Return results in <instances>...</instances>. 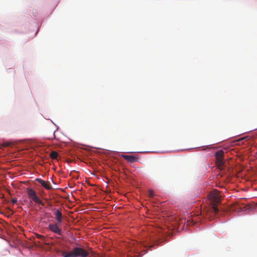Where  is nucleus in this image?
<instances>
[{
  "mask_svg": "<svg viewBox=\"0 0 257 257\" xmlns=\"http://www.w3.org/2000/svg\"><path fill=\"white\" fill-rule=\"evenodd\" d=\"M50 156L51 158L52 159H57V157L58 156V154L57 152H56L55 151H52L51 152V153L50 154Z\"/></svg>",
  "mask_w": 257,
  "mask_h": 257,
  "instance_id": "obj_10",
  "label": "nucleus"
},
{
  "mask_svg": "<svg viewBox=\"0 0 257 257\" xmlns=\"http://www.w3.org/2000/svg\"><path fill=\"white\" fill-rule=\"evenodd\" d=\"M55 215V218L58 222L61 223L63 220L62 214L61 212L60 209H57L54 213Z\"/></svg>",
  "mask_w": 257,
  "mask_h": 257,
  "instance_id": "obj_8",
  "label": "nucleus"
},
{
  "mask_svg": "<svg viewBox=\"0 0 257 257\" xmlns=\"http://www.w3.org/2000/svg\"><path fill=\"white\" fill-rule=\"evenodd\" d=\"M50 134H48L46 136L47 138L49 140H52L53 139H55V131L53 130H51V131H50Z\"/></svg>",
  "mask_w": 257,
  "mask_h": 257,
  "instance_id": "obj_9",
  "label": "nucleus"
},
{
  "mask_svg": "<svg viewBox=\"0 0 257 257\" xmlns=\"http://www.w3.org/2000/svg\"><path fill=\"white\" fill-rule=\"evenodd\" d=\"M122 158L130 163H134L138 160L139 157L137 155H122Z\"/></svg>",
  "mask_w": 257,
  "mask_h": 257,
  "instance_id": "obj_7",
  "label": "nucleus"
},
{
  "mask_svg": "<svg viewBox=\"0 0 257 257\" xmlns=\"http://www.w3.org/2000/svg\"><path fill=\"white\" fill-rule=\"evenodd\" d=\"M61 223L56 222L54 223H50L48 228L52 232L58 235H62V229L60 227Z\"/></svg>",
  "mask_w": 257,
  "mask_h": 257,
  "instance_id": "obj_5",
  "label": "nucleus"
},
{
  "mask_svg": "<svg viewBox=\"0 0 257 257\" xmlns=\"http://www.w3.org/2000/svg\"><path fill=\"white\" fill-rule=\"evenodd\" d=\"M148 196L150 198H152L154 196V191L152 190H150L148 191Z\"/></svg>",
  "mask_w": 257,
  "mask_h": 257,
  "instance_id": "obj_12",
  "label": "nucleus"
},
{
  "mask_svg": "<svg viewBox=\"0 0 257 257\" xmlns=\"http://www.w3.org/2000/svg\"><path fill=\"white\" fill-rule=\"evenodd\" d=\"M36 181L47 190H51L53 188L51 183L49 181H45L40 178H37Z\"/></svg>",
  "mask_w": 257,
  "mask_h": 257,
  "instance_id": "obj_6",
  "label": "nucleus"
},
{
  "mask_svg": "<svg viewBox=\"0 0 257 257\" xmlns=\"http://www.w3.org/2000/svg\"><path fill=\"white\" fill-rule=\"evenodd\" d=\"M62 255L63 257H87L88 252L82 248L76 247L68 252L63 251Z\"/></svg>",
  "mask_w": 257,
  "mask_h": 257,
  "instance_id": "obj_1",
  "label": "nucleus"
},
{
  "mask_svg": "<svg viewBox=\"0 0 257 257\" xmlns=\"http://www.w3.org/2000/svg\"><path fill=\"white\" fill-rule=\"evenodd\" d=\"M216 158V164L217 168L219 169H223V156L224 152L222 150L218 151L215 153Z\"/></svg>",
  "mask_w": 257,
  "mask_h": 257,
  "instance_id": "obj_4",
  "label": "nucleus"
},
{
  "mask_svg": "<svg viewBox=\"0 0 257 257\" xmlns=\"http://www.w3.org/2000/svg\"><path fill=\"white\" fill-rule=\"evenodd\" d=\"M208 197L211 202L212 211L216 214L218 212V209L217 205L220 202V196L219 194L215 191L210 193L208 195Z\"/></svg>",
  "mask_w": 257,
  "mask_h": 257,
  "instance_id": "obj_2",
  "label": "nucleus"
},
{
  "mask_svg": "<svg viewBox=\"0 0 257 257\" xmlns=\"http://www.w3.org/2000/svg\"><path fill=\"white\" fill-rule=\"evenodd\" d=\"M11 201L13 204H15L17 202V200L16 198H13Z\"/></svg>",
  "mask_w": 257,
  "mask_h": 257,
  "instance_id": "obj_13",
  "label": "nucleus"
},
{
  "mask_svg": "<svg viewBox=\"0 0 257 257\" xmlns=\"http://www.w3.org/2000/svg\"><path fill=\"white\" fill-rule=\"evenodd\" d=\"M27 194L29 199L34 201L36 203L39 204L42 206L44 205V203L42 202L37 195L36 192L31 188H27Z\"/></svg>",
  "mask_w": 257,
  "mask_h": 257,
  "instance_id": "obj_3",
  "label": "nucleus"
},
{
  "mask_svg": "<svg viewBox=\"0 0 257 257\" xmlns=\"http://www.w3.org/2000/svg\"><path fill=\"white\" fill-rule=\"evenodd\" d=\"M36 236L37 238L41 239L43 242H45L46 241V238L44 236L39 234H36Z\"/></svg>",
  "mask_w": 257,
  "mask_h": 257,
  "instance_id": "obj_11",
  "label": "nucleus"
}]
</instances>
